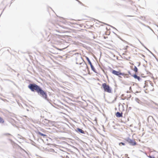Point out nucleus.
Instances as JSON below:
<instances>
[{"instance_id": "obj_6", "label": "nucleus", "mask_w": 158, "mask_h": 158, "mask_svg": "<svg viewBox=\"0 0 158 158\" xmlns=\"http://www.w3.org/2000/svg\"><path fill=\"white\" fill-rule=\"evenodd\" d=\"M112 73L115 75H116L118 76L120 75H123V74L121 73L120 71H117L114 70H112Z\"/></svg>"}, {"instance_id": "obj_11", "label": "nucleus", "mask_w": 158, "mask_h": 158, "mask_svg": "<svg viewBox=\"0 0 158 158\" xmlns=\"http://www.w3.org/2000/svg\"><path fill=\"white\" fill-rule=\"evenodd\" d=\"M37 133H38V134L42 136H46V135L44 134L41 133L40 132H38Z\"/></svg>"}, {"instance_id": "obj_14", "label": "nucleus", "mask_w": 158, "mask_h": 158, "mask_svg": "<svg viewBox=\"0 0 158 158\" xmlns=\"http://www.w3.org/2000/svg\"><path fill=\"white\" fill-rule=\"evenodd\" d=\"M135 100L136 101L139 103H140L141 102V101L137 98H135Z\"/></svg>"}, {"instance_id": "obj_18", "label": "nucleus", "mask_w": 158, "mask_h": 158, "mask_svg": "<svg viewBox=\"0 0 158 158\" xmlns=\"http://www.w3.org/2000/svg\"><path fill=\"white\" fill-rule=\"evenodd\" d=\"M88 63L89 64V65H90V66L92 65V64L91 63V62L90 61H89V62H88Z\"/></svg>"}, {"instance_id": "obj_10", "label": "nucleus", "mask_w": 158, "mask_h": 158, "mask_svg": "<svg viewBox=\"0 0 158 158\" xmlns=\"http://www.w3.org/2000/svg\"><path fill=\"white\" fill-rule=\"evenodd\" d=\"M134 77L135 78L137 79L139 81H140L141 80V79L140 78V77L137 76V75H134Z\"/></svg>"}, {"instance_id": "obj_19", "label": "nucleus", "mask_w": 158, "mask_h": 158, "mask_svg": "<svg viewBox=\"0 0 158 158\" xmlns=\"http://www.w3.org/2000/svg\"><path fill=\"white\" fill-rule=\"evenodd\" d=\"M56 49L58 50H59V51H62V49H60V48H57Z\"/></svg>"}, {"instance_id": "obj_13", "label": "nucleus", "mask_w": 158, "mask_h": 158, "mask_svg": "<svg viewBox=\"0 0 158 158\" xmlns=\"http://www.w3.org/2000/svg\"><path fill=\"white\" fill-rule=\"evenodd\" d=\"M91 68L93 71L94 72H96V70L94 68V67L93 65L90 66Z\"/></svg>"}, {"instance_id": "obj_16", "label": "nucleus", "mask_w": 158, "mask_h": 158, "mask_svg": "<svg viewBox=\"0 0 158 158\" xmlns=\"http://www.w3.org/2000/svg\"><path fill=\"white\" fill-rule=\"evenodd\" d=\"M119 146H121L122 145H125V144L121 142L119 143Z\"/></svg>"}, {"instance_id": "obj_7", "label": "nucleus", "mask_w": 158, "mask_h": 158, "mask_svg": "<svg viewBox=\"0 0 158 158\" xmlns=\"http://www.w3.org/2000/svg\"><path fill=\"white\" fill-rule=\"evenodd\" d=\"M127 141L131 145L133 146L136 144V142L134 139L132 140L130 139H127Z\"/></svg>"}, {"instance_id": "obj_15", "label": "nucleus", "mask_w": 158, "mask_h": 158, "mask_svg": "<svg viewBox=\"0 0 158 158\" xmlns=\"http://www.w3.org/2000/svg\"><path fill=\"white\" fill-rule=\"evenodd\" d=\"M134 71L136 72H137L138 69L136 66H135L134 68Z\"/></svg>"}, {"instance_id": "obj_5", "label": "nucleus", "mask_w": 158, "mask_h": 158, "mask_svg": "<svg viewBox=\"0 0 158 158\" xmlns=\"http://www.w3.org/2000/svg\"><path fill=\"white\" fill-rule=\"evenodd\" d=\"M131 96L130 94H128V93L126 94H123L122 95V98L123 99H126L127 100H129L131 97Z\"/></svg>"}, {"instance_id": "obj_8", "label": "nucleus", "mask_w": 158, "mask_h": 158, "mask_svg": "<svg viewBox=\"0 0 158 158\" xmlns=\"http://www.w3.org/2000/svg\"><path fill=\"white\" fill-rule=\"evenodd\" d=\"M122 113H120L119 112H117L116 114V116L118 117H123Z\"/></svg>"}, {"instance_id": "obj_1", "label": "nucleus", "mask_w": 158, "mask_h": 158, "mask_svg": "<svg viewBox=\"0 0 158 158\" xmlns=\"http://www.w3.org/2000/svg\"><path fill=\"white\" fill-rule=\"evenodd\" d=\"M152 83L149 81H145L144 85L143 86V87L145 89V92L146 93H148L150 91L152 90L153 88V86L152 85Z\"/></svg>"}, {"instance_id": "obj_9", "label": "nucleus", "mask_w": 158, "mask_h": 158, "mask_svg": "<svg viewBox=\"0 0 158 158\" xmlns=\"http://www.w3.org/2000/svg\"><path fill=\"white\" fill-rule=\"evenodd\" d=\"M77 131L80 132V133L82 134H84V131L82 130L81 129L79 128H77Z\"/></svg>"}, {"instance_id": "obj_4", "label": "nucleus", "mask_w": 158, "mask_h": 158, "mask_svg": "<svg viewBox=\"0 0 158 158\" xmlns=\"http://www.w3.org/2000/svg\"><path fill=\"white\" fill-rule=\"evenodd\" d=\"M40 94L43 98L46 99L47 98V93L44 91L41 88L37 93Z\"/></svg>"}, {"instance_id": "obj_2", "label": "nucleus", "mask_w": 158, "mask_h": 158, "mask_svg": "<svg viewBox=\"0 0 158 158\" xmlns=\"http://www.w3.org/2000/svg\"><path fill=\"white\" fill-rule=\"evenodd\" d=\"M102 88L105 92L111 93L112 92L111 88L106 83H103L102 84Z\"/></svg>"}, {"instance_id": "obj_20", "label": "nucleus", "mask_w": 158, "mask_h": 158, "mask_svg": "<svg viewBox=\"0 0 158 158\" xmlns=\"http://www.w3.org/2000/svg\"><path fill=\"white\" fill-rule=\"evenodd\" d=\"M149 157L150 158H155L154 157H152V156H149Z\"/></svg>"}, {"instance_id": "obj_21", "label": "nucleus", "mask_w": 158, "mask_h": 158, "mask_svg": "<svg viewBox=\"0 0 158 158\" xmlns=\"http://www.w3.org/2000/svg\"><path fill=\"white\" fill-rule=\"evenodd\" d=\"M129 89H131V86H130V87H129Z\"/></svg>"}, {"instance_id": "obj_3", "label": "nucleus", "mask_w": 158, "mask_h": 158, "mask_svg": "<svg viewBox=\"0 0 158 158\" xmlns=\"http://www.w3.org/2000/svg\"><path fill=\"white\" fill-rule=\"evenodd\" d=\"M28 88L32 91H36L37 93L38 92L39 90L41 88L38 85L35 84H30L28 86Z\"/></svg>"}, {"instance_id": "obj_12", "label": "nucleus", "mask_w": 158, "mask_h": 158, "mask_svg": "<svg viewBox=\"0 0 158 158\" xmlns=\"http://www.w3.org/2000/svg\"><path fill=\"white\" fill-rule=\"evenodd\" d=\"M4 122V119L0 117V123H3Z\"/></svg>"}, {"instance_id": "obj_17", "label": "nucleus", "mask_w": 158, "mask_h": 158, "mask_svg": "<svg viewBox=\"0 0 158 158\" xmlns=\"http://www.w3.org/2000/svg\"><path fill=\"white\" fill-rule=\"evenodd\" d=\"M85 58H86V60H87L88 61V62H89V61H90L89 59L87 57H86Z\"/></svg>"}]
</instances>
